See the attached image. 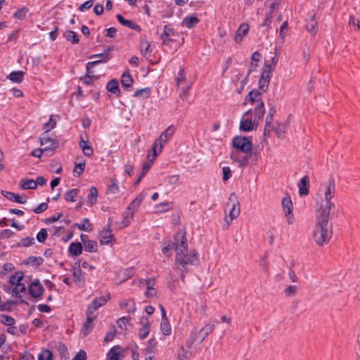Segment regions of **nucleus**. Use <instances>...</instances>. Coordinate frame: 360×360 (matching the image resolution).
Listing matches in <instances>:
<instances>
[{"label":"nucleus","instance_id":"a211bd4d","mask_svg":"<svg viewBox=\"0 0 360 360\" xmlns=\"http://www.w3.org/2000/svg\"><path fill=\"white\" fill-rule=\"evenodd\" d=\"M1 194L7 199L15 202L20 204H25L27 201V198L24 197L22 198L18 194H16L15 193L6 191H1Z\"/></svg>","mask_w":360,"mask_h":360},{"label":"nucleus","instance_id":"20e7f679","mask_svg":"<svg viewBox=\"0 0 360 360\" xmlns=\"http://www.w3.org/2000/svg\"><path fill=\"white\" fill-rule=\"evenodd\" d=\"M227 206H231V210L228 216L224 218V224L223 227L224 229H227L232 221L238 217L240 213V206L238 200V197L235 193H231L229 195Z\"/></svg>","mask_w":360,"mask_h":360},{"label":"nucleus","instance_id":"de8ad7c7","mask_svg":"<svg viewBox=\"0 0 360 360\" xmlns=\"http://www.w3.org/2000/svg\"><path fill=\"white\" fill-rule=\"evenodd\" d=\"M314 18L315 15H314L311 17V22L307 25V30L312 35H315L317 32V22L315 21Z\"/></svg>","mask_w":360,"mask_h":360},{"label":"nucleus","instance_id":"4be33fe9","mask_svg":"<svg viewBox=\"0 0 360 360\" xmlns=\"http://www.w3.org/2000/svg\"><path fill=\"white\" fill-rule=\"evenodd\" d=\"M94 321L91 318H86L80 330V335L82 337L87 336L91 332L94 328Z\"/></svg>","mask_w":360,"mask_h":360},{"label":"nucleus","instance_id":"4468645a","mask_svg":"<svg viewBox=\"0 0 360 360\" xmlns=\"http://www.w3.org/2000/svg\"><path fill=\"white\" fill-rule=\"evenodd\" d=\"M81 240L84 248V250L89 252H96L98 250L97 242L88 238V236L84 234L81 235Z\"/></svg>","mask_w":360,"mask_h":360},{"label":"nucleus","instance_id":"6e6d98bb","mask_svg":"<svg viewBox=\"0 0 360 360\" xmlns=\"http://www.w3.org/2000/svg\"><path fill=\"white\" fill-rule=\"evenodd\" d=\"M73 276L75 278V282H82L84 281V275L83 272L79 269H73Z\"/></svg>","mask_w":360,"mask_h":360},{"label":"nucleus","instance_id":"393cba45","mask_svg":"<svg viewBox=\"0 0 360 360\" xmlns=\"http://www.w3.org/2000/svg\"><path fill=\"white\" fill-rule=\"evenodd\" d=\"M264 92H262L259 89H254L250 91L248 97L251 101L252 104H259V103H263L261 99V94Z\"/></svg>","mask_w":360,"mask_h":360},{"label":"nucleus","instance_id":"412c9836","mask_svg":"<svg viewBox=\"0 0 360 360\" xmlns=\"http://www.w3.org/2000/svg\"><path fill=\"white\" fill-rule=\"evenodd\" d=\"M79 147L82 148L84 155L90 157L94 153L92 146L89 144L88 141L84 140L83 135L80 136V141L79 143Z\"/></svg>","mask_w":360,"mask_h":360},{"label":"nucleus","instance_id":"bb28decb","mask_svg":"<svg viewBox=\"0 0 360 360\" xmlns=\"http://www.w3.org/2000/svg\"><path fill=\"white\" fill-rule=\"evenodd\" d=\"M109 300H110L109 295L100 297L98 298L94 299L92 301L90 306L94 307V310H97L99 307L105 305Z\"/></svg>","mask_w":360,"mask_h":360},{"label":"nucleus","instance_id":"680f3d73","mask_svg":"<svg viewBox=\"0 0 360 360\" xmlns=\"http://www.w3.org/2000/svg\"><path fill=\"white\" fill-rule=\"evenodd\" d=\"M260 59L261 54L258 51L254 52L251 57V66L254 68L257 67Z\"/></svg>","mask_w":360,"mask_h":360},{"label":"nucleus","instance_id":"6ab92c4d","mask_svg":"<svg viewBox=\"0 0 360 360\" xmlns=\"http://www.w3.org/2000/svg\"><path fill=\"white\" fill-rule=\"evenodd\" d=\"M300 195H307L309 194V178L308 176H303L297 185Z\"/></svg>","mask_w":360,"mask_h":360},{"label":"nucleus","instance_id":"9d476101","mask_svg":"<svg viewBox=\"0 0 360 360\" xmlns=\"http://www.w3.org/2000/svg\"><path fill=\"white\" fill-rule=\"evenodd\" d=\"M282 208L284 212L285 217L286 218V221L288 224L292 225L294 223L295 219L294 215L292 214L293 210V204L291 200V198L289 195L283 198L282 199Z\"/></svg>","mask_w":360,"mask_h":360},{"label":"nucleus","instance_id":"a18cd8bd","mask_svg":"<svg viewBox=\"0 0 360 360\" xmlns=\"http://www.w3.org/2000/svg\"><path fill=\"white\" fill-rule=\"evenodd\" d=\"M157 344H158V342L156 341L155 339H154V338L150 339L148 341L147 346L145 349L146 351L150 354L155 353Z\"/></svg>","mask_w":360,"mask_h":360},{"label":"nucleus","instance_id":"e2e57ef3","mask_svg":"<svg viewBox=\"0 0 360 360\" xmlns=\"http://www.w3.org/2000/svg\"><path fill=\"white\" fill-rule=\"evenodd\" d=\"M191 353L186 351L184 347H181L180 352L178 353L179 360H186L190 357Z\"/></svg>","mask_w":360,"mask_h":360},{"label":"nucleus","instance_id":"0e129e2a","mask_svg":"<svg viewBox=\"0 0 360 360\" xmlns=\"http://www.w3.org/2000/svg\"><path fill=\"white\" fill-rule=\"evenodd\" d=\"M146 193L144 192L141 193L131 202L136 208H138L141 203L142 202L143 200L146 197Z\"/></svg>","mask_w":360,"mask_h":360},{"label":"nucleus","instance_id":"5fc2aeb1","mask_svg":"<svg viewBox=\"0 0 360 360\" xmlns=\"http://www.w3.org/2000/svg\"><path fill=\"white\" fill-rule=\"evenodd\" d=\"M53 354L49 349L43 350L38 356L39 360H52Z\"/></svg>","mask_w":360,"mask_h":360},{"label":"nucleus","instance_id":"bf43d9fd","mask_svg":"<svg viewBox=\"0 0 360 360\" xmlns=\"http://www.w3.org/2000/svg\"><path fill=\"white\" fill-rule=\"evenodd\" d=\"M14 304L13 301H7L0 304V311H12V306Z\"/></svg>","mask_w":360,"mask_h":360},{"label":"nucleus","instance_id":"b1692460","mask_svg":"<svg viewBox=\"0 0 360 360\" xmlns=\"http://www.w3.org/2000/svg\"><path fill=\"white\" fill-rule=\"evenodd\" d=\"M255 122H259L263 119L265 108L264 103L255 104Z\"/></svg>","mask_w":360,"mask_h":360},{"label":"nucleus","instance_id":"8fccbe9b","mask_svg":"<svg viewBox=\"0 0 360 360\" xmlns=\"http://www.w3.org/2000/svg\"><path fill=\"white\" fill-rule=\"evenodd\" d=\"M287 129V127L284 124H277L274 131L276 134L277 136L280 139L283 138L284 134H285Z\"/></svg>","mask_w":360,"mask_h":360},{"label":"nucleus","instance_id":"7ed1b4c3","mask_svg":"<svg viewBox=\"0 0 360 360\" xmlns=\"http://www.w3.org/2000/svg\"><path fill=\"white\" fill-rule=\"evenodd\" d=\"M319 193H323V198L320 197L317 200L315 212L332 213L335 209V204L331 201L335 193L334 179L331 177L326 184H323L319 188Z\"/></svg>","mask_w":360,"mask_h":360},{"label":"nucleus","instance_id":"09e8293b","mask_svg":"<svg viewBox=\"0 0 360 360\" xmlns=\"http://www.w3.org/2000/svg\"><path fill=\"white\" fill-rule=\"evenodd\" d=\"M150 93V88H144L141 89H137L134 93V97H139L142 96L143 98H147L149 97Z\"/></svg>","mask_w":360,"mask_h":360},{"label":"nucleus","instance_id":"f704fd0d","mask_svg":"<svg viewBox=\"0 0 360 360\" xmlns=\"http://www.w3.org/2000/svg\"><path fill=\"white\" fill-rule=\"evenodd\" d=\"M82 243H72L69 246V251L72 255L77 256L82 253Z\"/></svg>","mask_w":360,"mask_h":360},{"label":"nucleus","instance_id":"f8f14e48","mask_svg":"<svg viewBox=\"0 0 360 360\" xmlns=\"http://www.w3.org/2000/svg\"><path fill=\"white\" fill-rule=\"evenodd\" d=\"M109 52H110V49H108V51H105L103 53L95 54V55L91 56L89 57V58H96V60L87 63L86 66V71L89 72L91 68H93L94 66H95L99 63H106L110 59Z\"/></svg>","mask_w":360,"mask_h":360},{"label":"nucleus","instance_id":"4c0bfd02","mask_svg":"<svg viewBox=\"0 0 360 360\" xmlns=\"http://www.w3.org/2000/svg\"><path fill=\"white\" fill-rule=\"evenodd\" d=\"M20 186L24 190L36 189L37 186L33 179H23L20 181Z\"/></svg>","mask_w":360,"mask_h":360},{"label":"nucleus","instance_id":"5701e85b","mask_svg":"<svg viewBox=\"0 0 360 360\" xmlns=\"http://www.w3.org/2000/svg\"><path fill=\"white\" fill-rule=\"evenodd\" d=\"M121 351V347H112L107 354V360H122L120 358Z\"/></svg>","mask_w":360,"mask_h":360},{"label":"nucleus","instance_id":"f03ea898","mask_svg":"<svg viewBox=\"0 0 360 360\" xmlns=\"http://www.w3.org/2000/svg\"><path fill=\"white\" fill-rule=\"evenodd\" d=\"M330 218H332V213L316 212L313 238L319 246L328 243L332 237L333 226L329 222Z\"/></svg>","mask_w":360,"mask_h":360},{"label":"nucleus","instance_id":"2eb2a0df","mask_svg":"<svg viewBox=\"0 0 360 360\" xmlns=\"http://www.w3.org/2000/svg\"><path fill=\"white\" fill-rule=\"evenodd\" d=\"M176 35L174 30L169 25L164 27L163 33L160 36V39L162 40L164 44H168L170 41H174V37Z\"/></svg>","mask_w":360,"mask_h":360},{"label":"nucleus","instance_id":"f3484780","mask_svg":"<svg viewBox=\"0 0 360 360\" xmlns=\"http://www.w3.org/2000/svg\"><path fill=\"white\" fill-rule=\"evenodd\" d=\"M44 290L43 286L39 280H35L29 286V292L32 297H39Z\"/></svg>","mask_w":360,"mask_h":360},{"label":"nucleus","instance_id":"473e14b6","mask_svg":"<svg viewBox=\"0 0 360 360\" xmlns=\"http://www.w3.org/2000/svg\"><path fill=\"white\" fill-rule=\"evenodd\" d=\"M298 292V287L295 285H288L283 290L285 297H290L295 296Z\"/></svg>","mask_w":360,"mask_h":360},{"label":"nucleus","instance_id":"774afa93","mask_svg":"<svg viewBox=\"0 0 360 360\" xmlns=\"http://www.w3.org/2000/svg\"><path fill=\"white\" fill-rule=\"evenodd\" d=\"M179 180V176L176 174L169 175L167 177V182L168 184L173 186L177 184Z\"/></svg>","mask_w":360,"mask_h":360},{"label":"nucleus","instance_id":"58836bf2","mask_svg":"<svg viewBox=\"0 0 360 360\" xmlns=\"http://www.w3.org/2000/svg\"><path fill=\"white\" fill-rule=\"evenodd\" d=\"M79 190L77 188L68 191L65 195V200L70 202H75L78 197Z\"/></svg>","mask_w":360,"mask_h":360},{"label":"nucleus","instance_id":"a878e982","mask_svg":"<svg viewBox=\"0 0 360 360\" xmlns=\"http://www.w3.org/2000/svg\"><path fill=\"white\" fill-rule=\"evenodd\" d=\"M133 82H134V80L128 72H124L122 74V79H121V83H122V87L124 89L129 90L131 88V86L133 84Z\"/></svg>","mask_w":360,"mask_h":360},{"label":"nucleus","instance_id":"79ce46f5","mask_svg":"<svg viewBox=\"0 0 360 360\" xmlns=\"http://www.w3.org/2000/svg\"><path fill=\"white\" fill-rule=\"evenodd\" d=\"M98 196V191L97 188L94 186L91 187L89 190V193L87 198V202L90 205H94L96 203Z\"/></svg>","mask_w":360,"mask_h":360},{"label":"nucleus","instance_id":"a19ab883","mask_svg":"<svg viewBox=\"0 0 360 360\" xmlns=\"http://www.w3.org/2000/svg\"><path fill=\"white\" fill-rule=\"evenodd\" d=\"M160 329L165 335H170L172 328L167 318L162 319Z\"/></svg>","mask_w":360,"mask_h":360},{"label":"nucleus","instance_id":"dca6fc26","mask_svg":"<svg viewBox=\"0 0 360 360\" xmlns=\"http://www.w3.org/2000/svg\"><path fill=\"white\" fill-rule=\"evenodd\" d=\"M175 131V127L173 125L169 126L163 132L161 133L159 138L155 141L164 146L172 138Z\"/></svg>","mask_w":360,"mask_h":360},{"label":"nucleus","instance_id":"e433bc0d","mask_svg":"<svg viewBox=\"0 0 360 360\" xmlns=\"http://www.w3.org/2000/svg\"><path fill=\"white\" fill-rule=\"evenodd\" d=\"M240 129L242 131H250L254 129V123L251 119L241 120L240 123Z\"/></svg>","mask_w":360,"mask_h":360},{"label":"nucleus","instance_id":"864d4df0","mask_svg":"<svg viewBox=\"0 0 360 360\" xmlns=\"http://www.w3.org/2000/svg\"><path fill=\"white\" fill-rule=\"evenodd\" d=\"M85 168V162H79L77 163L75 165V168L73 169V174L75 176H79L84 170Z\"/></svg>","mask_w":360,"mask_h":360},{"label":"nucleus","instance_id":"3c124183","mask_svg":"<svg viewBox=\"0 0 360 360\" xmlns=\"http://www.w3.org/2000/svg\"><path fill=\"white\" fill-rule=\"evenodd\" d=\"M1 322L5 326H12L15 324V321L10 316L2 314L1 315Z\"/></svg>","mask_w":360,"mask_h":360},{"label":"nucleus","instance_id":"338daca9","mask_svg":"<svg viewBox=\"0 0 360 360\" xmlns=\"http://www.w3.org/2000/svg\"><path fill=\"white\" fill-rule=\"evenodd\" d=\"M27 11V8H22L14 13V17L17 19L22 20L25 18Z\"/></svg>","mask_w":360,"mask_h":360},{"label":"nucleus","instance_id":"c756f323","mask_svg":"<svg viewBox=\"0 0 360 360\" xmlns=\"http://www.w3.org/2000/svg\"><path fill=\"white\" fill-rule=\"evenodd\" d=\"M106 89L108 91L112 93L113 94L119 96L120 94V90L119 89L118 82L116 79L110 80L106 86Z\"/></svg>","mask_w":360,"mask_h":360},{"label":"nucleus","instance_id":"cd10ccee","mask_svg":"<svg viewBox=\"0 0 360 360\" xmlns=\"http://www.w3.org/2000/svg\"><path fill=\"white\" fill-rule=\"evenodd\" d=\"M116 18L117 19V20L123 25L124 26H127L129 28H131L133 30H138V31H141V27L136 25V24H134L132 21L131 20H126L124 19L122 15H121L120 14H117L116 15Z\"/></svg>","mask_w":360,"mask_h":360},{"label":"nucleus","instance_id":"1a4fd4ad","mask_svg":"<svg viewBox=\"0 0 360 360\" xmlns=\"http://www.w3.org/2000/svg\"><path fill=\"white\" fill-rule=\"evenodd\" d=\"M271 61H266L264 63L260 79L269 84L271 78V73L274 69L275 65L278 62V56L276 53H271Z\"/></svg>","mask_w":360,"mask_h":360},{"label":"nucleus","instance_id":"c85d7f7f","mask_svg":"<svg viewBox=\"0 0 360 360\" xmlns=\"http://www.w3.org/2000/svg\"><path fill=\"white\" fill-rule=\"evenodd\" d=\"M134 214L132 211H129L128 210H126V211L123 213L122 217L123 219L121 221L120 224V228L124 229L129 225L131 223V221L132 220L134 217Z\"/></svg>","mask_w":360,"mask_h":360},{"label":"nucleus","instance_id":"052dcab7","mask_svg":"<svg viewBox=\"0 0 360 360\" xmlns=\"http://www.w3.org/2000/svg\"><path fill=\"white\" fill-rule=\"evenodd\" d=\"M129 319L127 317H122L120 318L117 323L120 328L122 330H127V325L129 324Z\"/></svg>","mask_w":360,"mask_h":360},{"label":"nucleus","instance_id":"ddd939ff","mask_svg":"<svg viewBox=\"0 0 360 360\" xmlns=\"http://www.w3.org/2000/svg\"><path fill=\"white\" fill-rule=\"evenodd\" d=\"M40 143L45 151L54 150L58 146V143L54 139L46 136L45 134H43V136L41 137Z\"/></svg>","mask_w":360,"mask_h":360},{"label":"nucleus","instance_id":"37998d69","mask_svg":"<svg viewBox=\"0 0 360 360\" xmlns=\"http://www.w3.org/2000/svg\"><path fill=\"white\" fill-rule=\"evenodd\" d=\"M140 51L143 56L151 52L150 45L149 42L145 39H141L140 44Z\"/></svg>","mask_w":360,"mask_h":360},{"label":"nucleus","instance_id":"9b49d317","mask_svg":"<svg viewBox=\"0 0 360 360\" xmlns=\"http://www.w3.org/2000/svg\"><path fill=\"white\" fill-rule=\"evenodd\" d=\"M111 224L112 219L110 218L108 224L99 233L100 243L103 245H108L113 238V235L111 233Z\"/></svg>","mask_w":360,"mask_h":360},{"label":"nucleus","instance_id":"13d9d810","mask_svg":"<svg viewBox=\"0 0 360 360\" xmlns=\"http://www.w3.org/2000/svg\"><path fill=\"white\" fill-rule=\"evenodd\" d=\"M54 116L50 117L49 121L44 124L45 133H47L51 129L55 128L56 125V121L53 119Z\"/></svg>","mask_w":360,"mask_h":360},{"label":"nucleus","instance_id":"ea45409f","mask_svg":"<svg viewBox=\"0 0 360 360\" xmlns=\"http://www.w3.org/2000/svg\"><path fill=\"white\" fill-rule=\"evenodd\" d=\"M120 307L123 309H126L129 313H133L136 310V307L133 301L124 300L120 304Z\"/></svg>","mask_w":360,"mask_h":360},{"label":"nucleus","instance_id":"0eeeda50","mask_svg":"<svg viewBox=\"0 0 360 360\" xmlns=\"http://www.w3.org/2000/svg\"><path fill=\"white\" fill-rule=\"evenodd\" d=\"M231 159L236 162L240 167H245L249 163V160L252 159V161H256V153H243L241 152L233 151L231 153Z\"/></svg>","mask_w":360,"mask_h":360},{"label":"nucleus","instance_id":"aec40b11","mask_svg":"<svg viewBox=\"0 0 360 360\" xmlns=\"http://www.w3.org/2000/svg\"><path fill=\"white\" fill-rule=\"evenodd\" d=\"M249 29H250V27H249L248 24H247V23L241 24L235 34V37H234L235 41L237 43L241 42L243 37H245L248 34Z\"/></svg>","mask_w":360,"mask_h":360},{"label":"nucleus","instance_id":"423d86ee","mask_svg":"<svg viewBox=\"0 0 360 360\" xmlns=\"http://www.w3.org/2000/svg\"><path fill=\"white\" fill-rule=\"evenodd\" d=\"M233 147L236 151L243 153H253L252 151V144L248 138L245 136H236L232 141Z\"/></svg>","mask_w":360,"mask_h":360},{"label":"nucleus","instance_id":"f257e3e1","mask_svg":"<svg viewBox=\"0 0 360 360\" xmlns=\"http://www.w3.org/2000/svg\"><path fill=\"white\" fill-rule=\"evenodd\" d=\"M174 250L176 252L175 265L180 271L186 269L189 265L198 263L197 252L188 250L187 238L184 231H179L174 236Z\"/></svg>","mask_w":360,"mask_h":360},{"label":"nucleus","instance_id":"c9c22d12","mask_svg":"<svg viewBox=\"0 0 360 360\" xmlns=\"http://www.w3.org/2000/svg\"><path fill=\"white\" fill-rule=\"evenodd\" d=\"M199 22V19L195 16H187L184 18L182 24L188 28H192Z\"/></svg>","mask_w":360,"mask_h":360},{"label":"nucleus","instance_id":"72a5a7b5","mask_svg":"<svg viewBox=\"0 0 360 360\" xmlns=\"http://www.w3.org/2000/svg\"><path fill=\"white\" fill-rule=\"evenodd\" d=\"M141 322L143 323V326L141 328H140L139 335L140 338L144 339L148 336L150 331V328L147 319H143V320H141Z\"/></svg>","mask_w":360,"mask_h":360},{"label":"nucleus","instance_id":"7c9ffc66","mask_svg":"<svg viewBox=\"0 0 360 360\" xmlns=\"http://www.w3.org/2000/svg\"><path fill=\"white\" fill-rule=\"evenodd\" d=\"M24 75L23 71H13L8 75L7 78L13 82L20 83L23 79Z\"/></svg>","mask_w":360,"mask_h":360},{"label":"nucleus","instance_id":"4d7b16f0","mask_svg":"<svg viewBox=\"0 0 360 360\" xmlns=\"http://www.w3.org/2000/svg\"><path fill=\"white\" fill-rule=\"evenodd\" d=\"M15 286L12 291L13 296L18 297L20 293L25 291V286L22 283L15 285Z\"/></svg>","mask_w":360,"mask_h":360},{"label":"nucleus","instance_id":"69168bd1","mask_svg":"<svg viewBox=\"0 0 360 360\" xmlns=\"http://www.w3.org/2000/svg\"><path fill=\"white\" fill-rule=\"evenodd\" d=\"M47 231L45 229H41L37 235V239L39 243H43L47 238Z\"/></svg>","mask_w":360,"mask_h":360},{"label":"nucleus","instance_id":"49530a36","mask_svg":"<svg viewBox=\"0 0 360 360\" xmlns=\"http://www.w3.org/2000/svg\"><path fill=\"white\" fill-rule=\"evenodd\" d=\"M75 226H77L79 230L81 231H91V225L89 222V219L84 218L82 220V223L76 224Z\"/></svg>","mask_w":360,"mask_h":360},{"label":"nucleus","instance_id":"603ef678","mask_svg":"<svg viewBox=\"0 0 360 360\" xmlns=\"http://www.w3.org/2000/svg\"><path fill=\"white\" fill-rule=\"evenodd\" d=\"M162 148L163 146L159 143V142L155 141L152 147V153H150V155L157 158V156L162 152Z\"/></svg>","mask_w":360,"mask_h":360},{"label":"nucleus","instance_id":"6e6552de","mask_svg":"<svg viewBox=\"0 0 360 360\" xmlns=\"http://www.w3.org/2000/svg\"><path fill=\"white\" fill-rule=\"evenodd\" d=\"M271 61H266L264 63L260 79L269 84L271 78V73L274 69L275 65L278 62V56L276 53H271Z\"/></svg>","mask_w":360,"mask_h":360},{"label":"nucleus","instance_id":"39448f33","mask_svg":"<svg viewBox=\"0 0 360 360\" xmlns=\"http://www.w3.org/2000/svg\"><path fill=\"white\" fill-rule=\"evenodd\" d=\"M214 323L210 322L200 330H193L191 336V342L190 346L193 343V342L195 341H198L199 343H201L207 338V336L214 330Z\"/></svg>","mask_w":360,"mask_h":360},{"label":"nucleus","instance_id":"2f4dec72","mask_svg":"<svg viewBox=\"0 0 360 360\" xmlns=\"http://www.w3.org/2000/svg\"><path fill=\"white\" fill-rule=\"evenodd\" d=\"M64 37L66 39L67 41H70L73 44H78L79 41L78 35L77 33L72 30H68L66 31L64 34Z\"/></svg>","mask_w":360,"mask_h":360},{"label":"nucleus","instance_id":"c03bdc74","mask_svg":"<svg viewBox=\"0 0 360 360\" xmlns=\"http://www.w3.org/2000/svg\"><path fill=\"white\" fill-rule=\"evenodd\" d=\"M23 277L24 274L22 271H18L10 277V283L13 285L20 284Z\"/></svg>","mask_w":360,"mask_h":360}]
</instances>
